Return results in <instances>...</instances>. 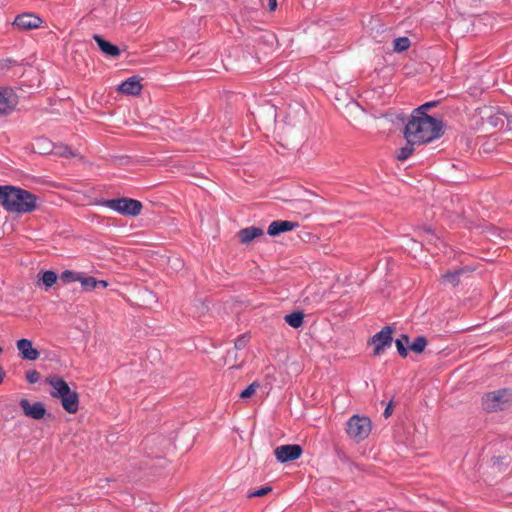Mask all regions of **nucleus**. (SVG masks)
<instances>
[{"label":"nucleus","instance_id":"obj_1","mask_svg":"<svg viewBox=\"0 0 512 512\" xmlns=\"http://www.w3.org/2000/svg\"><path fill=\"white\" fill-rule=\"evenodd\" d=\"M443 134V122L430 115L411 113L404 128V137L411 144H425L438 139Z\"/></svg>","mask_w":512,"mask_h":512},{"label":"nucleus","instance_id":"obj_2","mask_svg":"<svg viewBox=\"0 0 512 512\" xmlns=\"http://www.w3.org/2000/svg\"><path fill=\"white\" fill-rule=\"evenodd\" d=\"M38 197L22 188L0 186V204L11 213L25 214L34 211Z\"/></svg>","mask_w":512,"mask_h":512},{"label":"nucleus","instance_id":"obj_3","mask_svg":"<svg viewBox=\"0 0 512 512\" xmlns=\"http://www.w3.org/2000/svg\"><path fill=\"white\" fill-rule=\"evenodd\" d=\"M102 205L125 216H138L143 208L140 201L132 198L121 197L115 199H107Z\"/></svg>","mask_w":512,"mask_h":512},{"label":"nucleus","instance_id":"obj_4","mask_svg":"<svg viewBox=\"0 0 512 512\" xmlns=\"http://www.w3.org/2000/svg\"><path fill=\"white\" fill-rule=\"evenodd\" d=\"M511 399L512 392L510 389H500L485 394L482 405L487 412L502 411L510 406Z\"/></svg>","mask_w":512,"mask_h":512},{"label":"nucleus","instance_id":"obj_5","mask_svg":"<svg viewBox=\"0 0 512 512\" xmlns=\"http://www.w3.org/2000/svg\"><path fill=\"white\" fill-rule=\"evenodd\" d=\"M346 432L356 442H360L370 434L371 421L367 417L354 415L347 421Z\"/></svg>","mask_w":512,"mask_h":512},{"label":"nucleus","instance_id":"obj_6","mask_svg":"<svg viewBox=\"0 0 512 512\" xmlns=\"http://www.w3.org/2000/svg\"><path fill=\"white\" fill-rule=\"evenodd\" d=\"M19 406L23 411V414L33 420L44 419L45 416L51 417V414L47 412L44 403L36 401L31 403L27 398H22L19 401Z\"/></svg>","mask_w":512,"mask_h":512},{"label":"nucleus","instance_id":"obj_7","mask_svg":"<svg viewBox=\"0 0 512 512\" xmlns=\"http://www.w3.org/2000/svg\"><path fill=\"white\" fill-rule=\"evenodd\" d=\"M392 333L393 328L391 326H385L371 338L369 343L374 345V356H379L385 348L392 345Z\"/></svg>","mask_w":512,"mask_h":512},{"label":"nucleus","instance_id":"obj_8","mask_svg":"<svg viewBox=\"0 0 512 512\" xmlns=\"http://www.w3.org/2000/svg\"><path fill=\"white\" fill-rule=\"evenodd\" d=\"M303 449L298 444L280 445L275 448L276 459L281 463L294 461L302 455Z\"/></svg>","mask_w":512,"mask_h":512},{"label":"nucleus","instance_id":"obj_9","mask_svg":"<svg viewBox=\"0 0 512 512\" xmlns=\"http://www.w3.org/2000/svg\"><path fill=\"white\" fill-rule=\"evenodd\" d=\"M18 103L17 95L9 87L0 88V116H6Z\"/></svg>","mask_w":512,"mask_h":512},{"label":"nucleus","instance_id":"obj_10","mask_svg":"<svg viewBox=\"0 0 512 512\" xmlns=\"http://www.w3.org/2000/svg\"><path fill=\"white\" fill-rule=\"evenodd\" d=\"M41 22L42 20L38 16L31 13H24L15 18L13 25L20 30H31L38 28Z\"/></svg>","mask_w":512,"mask_h":512},{"label":"nucleus","instance_id":"obj_11","mask_svg":"<svg viewBox=\"0 0 512 512\" xmlns=\"http://www.w3.org/2000/svg\"><path fill=\"white\" fill-rule=\"evenodd\" d=\"M46 383H48L53 388V390L50 392V395L53 398L61 399L66 393H68V390H70L67 382L57 375L47 377Z\"/></svg>","mask_w":512,"mask_h":512},{"label":"nucleus","instance_id":"obj_12","mask_svg":"<svg viewBox=\"0 0 512 512\" xmlns=\"http://www.w3.org/2000/svg\"><path fill=\"white\" fill-rule=\"evenodd\" d=\"M142 88L140 79L137 76H132L119 85L118 91L125 95L136 96L141 93Z\"/></svg>","mask_w":512,"mask_h":512},{"label":"nucleus","instance_id":"obj_13","mask_svg":"<svg viewBox=\"0 0 512 512\" xmlns=\"http://www.w3.org/2000/svg\"><path fill=\"white\" fill-rule=\"evenodd\" d=\"M17 349L21 356L25 360H36L39 357V352L32 346V342L29 339H20L17 341Z\"/></svg>","mask_w":512,"mask_h":512},{"label":"nucleus","instance_id":"obj_14","mask_svg":"<svg viewBox=\"0 0 512 512\" xmlns=\"http://www.w3.org/2000/svg\"><path fill=\"white\" fill-rule=\"evenodd\" d=\"M62 407L68 413H76L79 408V395L76 391L68 390L61 399Z\"/></svg>","mask_w":512,"mask_h":512},{"label":"nucleus","instance_id":"obj_15","mask_svg":"<svg viewBox=\"0 0 512 512\" xmlns=\"http://www.w3.org/2000/svg\"><path fill=\"white\" fill-rule=\"evenodd\" d=\"M297 226L298 223L296 222L277 220L270 223L267 232L270 236H277L283 232L291 231Z\"/></svg>","mask_w":512,"mask_h":512},{"label":"nucleus","instance_id":"obj_16","mask_svg":"<svg viewBox=\"0 0 512 512\" xmlns=\"http://www.w3.org/2000/svg\"><path fill=\"white\" fill-rule=\"evenodd\" d=\"M93 39L97 43L99 49L107 56L118 57L121 54L120 49L116 45L105 40L102 36L94 34Z\"/></svg>","mask_w":512,"mask_h":512},{"label":"nucleus","instance_id":"obj_17","mask_svg":"<svg viewBox=\"0 0 512 512\" xmlns=\"http://www.w3.org/2000/svg\"><path fill=\"white\" fill-rule=\"evenodd\" d=\"M264 231L260 227L250 226L238 232V238L242 244H249L254 239L263 236Z\"/></svg>","mask_w":512,"mask_h":512},{"label":"nucleus","instance_id":"obj_18","mask_svg":"<svg viewBox=\"0 0 512 512\" xmlns=\"http://www.w3.org/2000/svg\"><path fill=\"white\" fill-rule=\"evenodd\" d=\"M33 151L39 154L53 153L52 143L47 138H37Z\"/></svg>","mask_w":512,"mask_h":512},{"label":"nucleus","instance_id":"obj_19","mask_svg":"<svg viewBox=\"0 0 512 512\" xmlns=\"http://www.w3.org/2000/svg\"><path fill=\"white\" fill-rule=\"evenodd\" d=\"M285 322L293 328H299L303 324L304 313L301 311H295L287 314L284 317Z\"/></svg>","mask_w":512,"mask_h":512},{"label":"nucleus","instance_id":"obj_20","mask_svg":"<svg viewBox=\"0 0 512 512\" xmlns=\"http://www.w3.org/2000/svg\"><path fill=\"white\" fill-rule=\"evenodd\" d=\"M395 345L399 355L403 358L408 355V347L410 345L409 336L406 334H402L399 338L396 339Z\"/></svg>","mask_w":512,"mask_h":512},{"label":"nucleus","instance_id":"obj_21","mask_svg":"<svg viewBox=\"0 0 512 512\" xmlns=\"http://www.w3.org/2000/svg\"><path fill=\"white\" fill-rule=\"evenodd\" d=\"M427 343V339L424 336H418L412 343H410L409 349L420 354L425 350Z\"/></svg>","mask_w":512,"mask_h":512},{"label":"nucleus","instance_id":"obj_22","mask_svg":"<svg viewBox=\"0 0 512 512\" xmlns=\"http://www.w3.org/2000/svg\"><path fill=\"white\" fill-rule=\"evenodd\" d=\"M58 279L57 274L52 270H47L42 273L41 282L46 288L52 287Z\"/></svg>","mask_w":512,"mask_h":512},{"label":"nucleus","instance_id":"obj_23","mask_svg":"<svg viewBox=\"0 0 512 512\" xmlns=\"http://www.w3.org/2000/svg\"><path fill=\"white\" fill-rule=\"evenodd\" d=\"M415 144H411L409 142H407V144L400 148L396 154V158L399 160V161H405L407 160L414 152V146Z\"/></svg>","mask_w":512,"mask_h":512},{"label":"nucleus","instance_id":"obj_24","mask_svg":"<svg viewBox=\"0 0 512 512\" xmlns=\"http://www.w3.org/2000/svg\"><path fill=\"white\" fill-rule=\"evenodd\" d=\"M79 282L85 291H92L96 289V278L92 276H84L81 273Z\"/></svg>","mask_w":512,"mask_h":512},{"label":"nucleus","instance_id":"obj_25","mask_svg":"<svg viewBox=\"0 0 512 512\" xmlns=\"http://www.w3.org/2000/svg\"><path fill=\"white\" fill-rule=\"evenodd\" d=\"M464 272V269H458L453 272L445 273L442 278L444 281L450 283L452 286H457L459 284V276Z\"/></svg>","mask_w":512,"mask_h":512},{"label":"nucleus","instance_id":"obj_26","mask_svg":"<svg viewBox=\"0 0 512 512\" xmlns=\"http://www.w3.org/2000/svg\"><path fill=\"white\" fill-rule=\"evenodd\" d=\"M393 48L396 52L406 51L410 47V40L407 37L396 38L393 42Z\"/></svg>","mask_w":512,"mask_h":512},{"label":"nucleus","instance_id":"obj_27","mask_svg":"<svg viewBox=\"0 0 512 512\" xmlns=\"http://www.w3.org/2000/svg\"><path fill=\"white\" fill-rule=\"evenodd\" d=\"M81 273L73 272L71 270H65L60 275V280L63 283H72L79 281Z\"/></svg>","mask_w":512,"mask_h":512},{"label":"nucleus","instance_id":"obj_28","mask_svg":"<svg viewBox=\"0 0 512 512\" xmlns=\"http://www.w3.org/2000/svg\"><path fill=\"white\" fill-rule=\"evenodd\" d=\"M53 154L61 156V157H73L75 154L72 152L71 148L66 145H60L53 147Z\"/></svg>","mask_w":512,"mask_h":512},{"label":"nucleus","instance_id":"obj_29","mask_svg":"<svg viewBox=\"0 0 512 512\" xmlns=\"http://www.w3.org/2000/svg\"><path fill=\"white\" fill-rule=\"evenodd\" d=\"M438 105V101H431V102H427L421 106H419L418 108L414 109L413 110V113H415L416 115H422V116H425V115H428L427 114V110L432 108V107H435Z\"/></svg>","mask_w":512,"mask_h":512},{"label":"nucleus","instance_id":"obj_30","mask_svg":"<svg viewBox=\"0 0 512 512\" xmlns=\"http://www.w3.org/2000/svg\"><path fill=\"white\" fill-rule=\"evenodd\" d=\"M259 383L257 382H253L251 383L246 389H244L241 394H240V398L242 399H247V398H250L252 395L255 394L256 392V389L259 387Z\"/></svg>","mask_w":512,"mask_h":512},{"label":"nucleus","instance_id":"obj_31","mask_svg":"<svg viewBox=\"0 0 512 512\" xmlns=\"http://www.w3.org/2000/svg\"><path fill=\"white\" fill-rule=\"evenodd\" d=\"M271 491H272V487L271 486H265V487H262V488H260L258 490H255L253 492L248 493L247 496H248V498L262 497V496L267 495Z\"/></svg>","mask_w":512,"mask_h":512},{"label":"nucleus","instance_id":"obj_32","mask_svg":"<svg viewBox=\"0 0 512 512\" xmlns=\"http://www.w3.org/2000/svg\"><path fill=\"white\" fill-rule=\"evenodd\" d=\"M248 342H249V336L246 334H242L236 338L234 346L236 349L241 350L246 347Z\"/></svg>","mask_w":512,"mask_h":512},{"label":"nucleus","instance_id":"obj_33","mask_svg":"<svg viewBox=\"0 0 512 512\" xmlns=\"http://www.w3.org/2000/svg\"><path fill=\"white\" fill-rule=\"evenodd\" d=\"M26 380L34 384L40 380V373L36 370H29L26 372Z\"/></svg>","mask_w":512,"mask_h":512},{"label":"nucleus","instance_id":"obj_34","mask_svg":"<svg viewBox=\"0 0 512 512\" xmlns=\"http://www.w3.org/2000/svg\"><path fill=\"white\" fill-rule=\"evenodd\" d=\"M15 65H17V61L12 58H6V59L0 60V69L1 70H8L12 66H15Z\"/></svg>","mask_w":512,"mask_h":512},{"label":"nucleus","instance_id":"obj_35","mask_svg":"<svg viewBox=\"0 0 512 512\" xmlns=\"http://www.w3.org/2000/svg\"><path fill=\"white\" fill-rule=\"evenodd\" d=\"M392 413H393V403H392V401H390L389 404L386 406L383 415L385 418H388L392 415Z\"/></svg>","mask_w":512,"mask_h":512},{"label":"nucleus","instance_id":"obj_36","mask_svg":"<svg viewBox=\"0 0 512 512\" xmlns=\"http://www.w3.org/2000/svg\"><path fill=\"white\" fill-rule=\"evenodd\" d=\"M336 455L337 457L341 460V461H346L347 460V456L345 454V452L339 448H336Z\"/></svg>","mask_w":512,"mask_h":512},{"label":"nucleus","instance_id":"obj_37","mask_svg":"<svg viewBox=\"0 0 512 512\" xmlns=\"http://www.w3.org/2000/svg\"><path fill=\"white\" fill-rule=\"evenodd\" d=\"M108 286V282L105 280H97L96 279V289L97 288H106Z\"/></svg>","mask_w":512,"mask_h":512},{"label":"nucleus","instance_id":"obj_38","mask_svg":"<svg viewBox=\"0 0 512 512\" xmlns=\"http://www.w3.org/2000/svg\"><path fill=\"white\" fill-rule=\"evenodd\" d=\"M268 6H269V9L271 11H273L276 8V6H277V1L276 0H269L268 1Z\"/></svg>","mask_w":512,"mask_h":512},{"label":"nucleus","instance_id":"obj_39","mask_svg":"<svg viewBox=\"0 0 512 512\" xmlns=\"http://www.w3.org/2000/svg\"><path fill=\"white\" fill-rule=\"evenodd\" d=\"M5 371L2 366H0V384L3 382V379L5 377Z\"/></svg>","mask_w":512,"mask_h":512},{"label":"nucleus","instance_id":"obj_40","mask_svg":"<svg viewBox=\"0 0 512 512\" xmlns=\"http://www.w3.org/2000/svg\"><path fill=\"white\" fill-rule=\"evenodd\" d=\"M2 351V348L0 347V352Z\"/></svg>","mask_w":512,"mask_h":512}]
</instances>
